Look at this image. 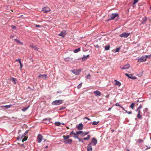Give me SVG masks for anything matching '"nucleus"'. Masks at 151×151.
<instances>
[{
    "label": "nucleus",
    "mask_w": 151,
    "mask_h": 151,
    "mask_svg": "<svg viewBox=\"0 0 151 151\" xmlns=\"http://www.w3.org/2000/svg\"><path fill=\"white\" fill-rule=\"evenodd\" d=\"M63 101L61 99L55 100L52 101L51 104L52 105H58L62 104Z\"/></svg>",
    "instance_id": "1"
},
{
    "label": "nucleus",
    "mask_w": 151,
    "mask_h": 151,
    "mask_svg": "<svg viewBox=\"0 0 151 151\" xmlns=\"http://www.w3.org/2000/svg\"><path fill=\"white\" fill-rule=\"evenodd\" d=\"M119 15L117 13H112L110 15V17L108 19L107 21H109L114 19L116 17H119Z\"/></svg>",
    "instance_id": "2"
},
{
    "label": "nucleus",
    "mask_w": 151,
    "mask_h": 151,
    "mask_svg": "<svg viewBox=\"0 0 151 151\" xmlns=\"http://www.w3.org/2000/svg\"><path fill=\"white\" fill-rule=\"evenodd\" d=\"M130 34V33L124 32L120 35L119 36L121 37L127 38L129 35Z\"/></svg>",
    "instance_id": "3"
},
{
    "label": "nucleus",
    "mask_w": 151,
    "mask_h": 151,
    "mask_svg": "<svg viewBox=\"0 0 151 151\" xmlns=\"http://www.w3.org/2000/svg\"><path fill=\"white\" fill-rule=\"evenodd\" d=\"M146 59L144 55H143L138 59V62H143L145 61Z\"/></svg>",
    "instance_id": "4"
},
{
    "label": "nucleus",
    "mask_w": 151,
    "mask_h": 151,
    "mask_svg": "<svg viewBox=\"0 0 151 151\" xmlns=\"http://www.w3.org/2000/svg\"><path fill=\"white\" fill-rule=\"evenodd\" d=\"M125 75L127 77L129 78H131L133 79H135L137 78L136 77L134 76H133V75L132 74H129L127 73H126L125 74Z\"/></svg>",
    "instance_id": "5"
},
{
    "label": "nucleus",
    "mask_w": 151,
    "mask_h": 151,
    "mask_svg": "<svg viewBox=\"0 0 151 151\" xmlns=\"http://www.w3.org/2000/svg\"><path fill=\"white\" fill-rule=\"evenodd\" d=\"M37 139L38 143H40L42 140V136L40 134H39L37 137Z\"/></svg>",
    "instance_id": "6"
},
{
    "label": "nucleus",
    "mask_w": 151,
    "mask_h": 151,
    "mask_svg": "<svg viewBox=\"0 0 151 151\" xmlns=\"http://www.w3.org/2000/svg\"><path fill=\"white\" fill-rule=\"evenodd\" d=\"M72 142V140L71 139H68L67 140H65L64 141V143L66 144H70Z\"/></svg>",
    "instance_id": "7"
},
{
    "label": "nucleus",
    "mask_w": 151,
    "mask_h": 151,
    "mask_svg": "<svg viewBox=\"0 0 151 151\" xmlns=\"http://www.w3.org/2000/svg\"><path fill=\"white\" fill-rule=\"evenodd\" d=\"M129 67L130 66L129 64L128 63H127L125 64L123 67H120V68L122 70L128 69L129 68Z\"/></svg>",
    "instance_id": "8"
},
{
    "label": "nucleus",
    "mask_w": 151,
    "mask_h": 151,
    "mask_svg": "<svg viewBox=\"0 0 151 151\" xmlns=\"http://www.w3.org/2000/svg\"><path fill=\"white\" fill-rule=\"evenodd\" d=\"M83 125L82 123H80L76 126L78 130H81L83 129Z\"/></svg>",
    "instance_id": "9"
},
{
    "label": "nucleus",
    "mask_w": 151,
    "mask_h": 151,
    "mask_svg": "<svg viewBox=\"0 0 151 151\" xmlns=\"http://www.w3.org/2000/svg\"><path fill=\"white\" fill-rule=\"evenodd\" d=\"M92 147L91 143L90 142L88 143L87 146V151H92Z\"/></svg>",
    "instance_id": "10"
},
{
    "label": "nucleus",
    "mask_w": 151,
    "mask_h": 151,
    "mask_svg": "<svg viewBox=\"0 0 151 151\" xmlns=\"http://www.w3.org/2000/svg\"><path fill=\"white\" fill-rule=\"evenodd\" d=\"M93 93L96 96H100L101 93L98 90L94 91L93 92Z\"/></svg>",
    "instance_id": "11"
},
{
    "label": "nucleus",
    "mask_w": 151,
    "mask_h": 151,
    "mask_svg": "<svg viewBox=\"0 0 151 151\" xmlns=\"http://www.w3.org/2000/svg\"><path fill=\"white\" fill-rule=\"evenodd\" d=\"M81 71V70H73L72 71V72L73 73L76 75H78L80 74Z\"/></svg>",
    "instance_id": "12"
},
{
    "label": "nucleus",
    "mask_w": 151,
    "mask_h": 151,
    "mask_svg": "<svg viewBox=\"0 0 151 151\" xmlns=\"http://www.w3.org/2000/svg\"><path fill=\"white\" fill-rule=\"evenodd\" d=\"M97 141L96 139L95 138H93L92 139L91 143L93 144L94 145H95L97 144Z\"/></svg>",
    "instance_id": "13"
},
{
    "label": "nucleus",
    "mask_w": 151,
    "mask_h": 151,
    "mask_svg": "<svg viewBox=\"0 0 151 151\" xmlns=\"http://www.w3.org/2000/svg\"><path fill=\"white\" fill-rule=\"evenodd\" d=\"M47 75L46 74H40L38 76V78H40L44 79L46 78H47Z\"/></svg>",
    "instance_id": "14"
},
{
    "label": "nucleus",
    "mask_w": 151,
    "mask_h": 151,
    "mask_svg": "<svg viewBox=\"0 0 151 151\" xmlns=\"http://www.w3.org/2000/svg\"><path fill=\"white\" fill-rule=\"evenodd\" d=\"M50 118H46L43 119V121L46 124H49L51 120Z\"/></svg>",
    "instance_id": "15"
},
{
    "label": "nucleus",
    "mask_w": 151,
    "mask_h": 151,
    "mask_svg": "<svg viewBox=\"0 0 151 151\" xmlns=\"http://www.w3.org/2000/svg\"><path fill=\"white\" fill-rule=\"evenodd\" d=\"M114 81L115 82L114 84L115 86H117L119 87L121 86V83L120 82L116 80H115Z\"/></svg>",
    "instance_id": "16"
},
{
    "label": "nucleus",
    "mask_w": 151,
    "mask_h": 151,
    "mask_svg": "<svg viewBox=\"0 0 151 151\" xmlns=\"http://www.w3.org/2000/svg\"><path fill=\"white\" fill-rule=\"evenodd\" d=\"M147 17H146L143 18L141 21V24H145L146 22Z\"/></svg>",
    "instance_id": "17"
},
{
    "label": "nucleus",
    "mask_w": 151,
    "mask_h": 151,
    "mask_svg": "<svg viewBox=\"0 0 151 151\" xmlns=\"http://www.w3.org/2000/svg\"><path fill=\"white\" fill-rule=\"evenodd\" d=\"M64 60L65 61L68 62L73 60V58L69 57H66L64 58Z\"/></svg>",
    "instance_id": "18"
},
{
    "label": "nucleus",
    "mask_w": 151,
    "mask_h": 151,
    "mask_svg": "<svg viewBox=\"0 0 151 151\" xmlns=\"http://www.w3.org/2000/svg\"><path fill=\"white\" fill-rule=\"evenodd\" d=\"M42 11H43L44 13H45L48 12H50V10L48 8L47 9L45 8H43Z\"/></svg>",
    "instance_id": "19"
},
{
    "label": "nucleus",
    "mask_w": 151,
    "mask_h": 151,
    "mask_svg": "<svg viewBox=\"0 0 151 151\" xmlns=\"http://www.w3.org/2000/svg\"><path fill=\"white\" fill-rule=\"evenodd\" d=\"M14 40L15 41H16L17 43H18L20 45H23V43L22 42L20 41L19 40L17 39H14Z\"/></svg>",
    "instance_id": "20"
},
{
    "label": "nucleus",
    "mask_w": 151,
    "mask_h": 151,
    "mask_svg": "<svg viewBox=\"0 0 151 151\" xmlns=\"http://www.w3.org/2000/svg\"><path fill=\"white\" fill-rule=\"evenodd\" d=\"M138 114L137 115V117L139 119L141 118L142 116L140 115L141 111L140 110H138Z\"/></svg>",
    "instance_id": "21"
},
{
    "label": "nucleus",
    "mask_w": 151,
    "mask_h": 151,
    "mask_svg": "<svg viewBox=\"0 0 151 151\" xmlns=\"http://www.w3.org/2000/svg\"><path fill=\"white\" fill-rule=\"evenodd\" d=\"M65 35V34L63 31H62L60 33H59L58 34V35L59 36H62L63 37H64Z\"/></svg>",
    "instance_id": "22"
},
{
    "label": "nucleus",
    "mask_w": 151,
    "mask_h": 151,
    "mask_svg": "<svg viewBox=\"0 0 151 151\" xmlns=\"http://www.w3.org/2000/svg\"><path fill=\"white\" fill-rule=\"evenodd\" d=\"M63 138H64V139L65 140H67L70 137V136L68 135H67L66 136L65 135H63Z\"/></svg>",
    "instance_id": "23"
},
{
    "label": "nucleus",
    "mask_w": 151,
    "mask_h": 151,
    "mask_svg": "<svg viewBox=\"0 0 151 151\" xmlns=\"http://www.w3.org/2000/svg\"><path fill=\"white\" fill-rule=\"evenodd\" d=\"M30 107V105H29L27 107H25L23 108L22 109V111L24 112H25L26 110H27V109L29 108V107Z\"/></svg>",
    "instance_id": "24"
},
{
    "label": "nucleus",
    "mask_w": 151,
    "mask_h": 151,
    "mask_svg": "<svg viewBox=\"0 0 151 151\" xmlns=\"http://www.w3.org/2000/svg\"><path fill=\"white\" fill-rule=\"evenodd\" d=\"M12 106V105H11V104H9V105L3 106H2V107H5L6 109H8L11 107Z\"/></svg>",
    "instance_id": "25"
},
{
    "label": "nucleus",
    "mask_w": 151,
    "mask_h": 151,
    "mask_svg": "<svg viewBox=\"0 0 151 151\" xmlns=\"http://www.w3.org/2000/svg\"><path fill=\"white\" fill-rule=\"evenodd\" d=\"M80 51V47L78 48L77 49H75L74 51L73 52L74 53H77Z\"/></svg>",
    "instance_id": "26"
},
{
    "label": "nucleus",
    "mask_w": 151,
    "mask_h": 151,
    "mask_svg": "<svg viewBox=\"0 0 151 151\" xmlns=\"http://www.w3.org/2000/svg\"><path fill=\"white\" fill-rule=\"evenodd\" d=\"M30 47L35 49L36 50H38L39 49V48L38 47H37L35 46L34 45H32L30 46Z\"/></svg>",
    "instance_id": "27"
},
{
    "label": "nucleus",
    "mask_w": 151,
    "mask_h": 151,
    "mask_svg": "<svg viewBox=\"0 0 151 151\" xmlns=\"http://www.w3.org/2000/svg\"><path fill=\"white\" fill-rule=\"evenodd\" d=\"M28 132V130H26L23 134L22 135V136L21 137V139H22L23 137H24V136L26 135V134H27Z\"/></svg>",
    "instance_id": "28"
},
{
    "label": "nucleus",
    "mask_w": 151,
    "mask_h": 151,
    "mask_svg": "<svg viewBox=\"0 0 151 151\" xmlns=\"http://www.w3.org/2000/svg\"><path fill=\"white\" fill-rule=\"evenodd\" d=\"M90 135H88L87 137L83 138V139L84 140H88L90 139Z\"/></svg>",
    "instance_id": "29"
},
{
    "label": "nucleus",
    "mask_w": 151,
    "mask_h": 151,
    "mask_svg": "<svg viewBox=\"0 0 151 151\" xmlns=\"http://www.w3.org/2000/svg\"><path fill=\"white\" fill-rule=\"evenodd\" d=\"M55 125L56 126H60L61 124V123H60V122H55Z\"/></svg>",
    "instance_id": "30"
},
{
    "label": "nucleus",
    "mask_w": 151,
    "mask_h": 151,
    "mask_svg": "<svg viewBox=\"0 0 151 151\" xmlns=\"http://www.w3.org/2000/svg\"><path fill=\"white\" fill-rule=\"evenodd\" d=\"M110 48V46L109 45L106 46L105 47V50H108Z\"/></svg>",
    "instance_id": "31"
},
{
    "label": "nucleus",
    "mask_w": 151,
    "mask_h": 151,
    "mask_svg": "<svg viewBox=\"0 0 151 151\" xmlns=\"http://www.w3.org/2000/svg\"><path fill=\"white\" fill-rule=\"evenodd\" d=\"M99 121L98 122H96V121H93V122L92 123V124L93 125H97L98 123H99Z\"/></svg>",
    "instance_id": "32"
},
{
    "label": "nucleus",
    "mask_w": 151,
    "mask_h": 151,
    "mask_svg": "<svg viewBox=\"0 0 151 151\" xmlns=\"http://www.w3.org/2000/svg\"><path fill=\"white\" fill-rule=\"evenodd\" d=\"M134 103H132V104H131L130 106V107L132 109H134Z\"/></svg>",
    "instance_id": "33"
},
{
    "label": "nucleus",
    "mask_w": 151,
    "mask_h": 151,
    "mask_svg": "<svg viewBox=\"0 0 151 151\" xmlns=\"http://www.w3.org/2000/svg\"><path fill=\"white\" fill-rule=\"evenodd\" d=\"M143 142V140L141 139H138L137 141V143H142Z\"/></svg>",
    "instance_id": "34"
},
{
    "label": "nucleus",
    "mask_w": 151,
    "mask_h": 151,
    "mask_svg": "<svg viewBox=\"0 0 151 151\" xmlns=\"http://www.w3.org/2000/svg\"><path fill=\"white\" fill-rule=\"evenodd\" d=\"M120 47L116 48V49L115 52H119V50H120Z\"/></svg>",
    "instance_id": "35"
},
{
    "label": "nucleus",
    "mask_w": 151,
    "mask_h": 151,
    "mask_svg": "<svg viewBox=\"0 0 151 151\" xmlns=\"http://www.w3.org/2000/svg\"><path fill=\"white\" fill-rule=\"evenodd\" d=\"M142 108V106H141V105H140L137 109L136 111H138V110H139V109H141Z\"/></svg>",
    "instance_id": "36"
},
{
    "label": "nucleus",
    "mask_w": 151,
    "mask_h": 151,
    "mask_svg": "<svg viewBox=\"0 0 151 151\" xmlns=\"http://www.w3.org/2000/svg\"><path fill=\"white\" fill-rule=\"evenodd\" d=\"M27 138L26 137H24V138H23L22 140V142H23L24 141H25L27 140Z\"/></svg>",
    "instance_id": "37"
},
{
    "label": "nucleus",
    "mask_w": 151,
    "mask_h": 151,
    "mask_svg": "<svg viewBox=\"0 0 151 151\" xmlns=\"http://www.w3.org/2000/svg\"><path fill=\"white\" fill-rule=\"evenodd\" d=\"M145 55V58L146 59H147L148 58H150L151 57L150 55Z\"/></svg>",
    "instance_id": "38"
},
{
    "label": "nucleus",
    "mask_w": 151,
    "mask_h": 151,
    "mask_svg": "<svg viewBox=\"0 0 151 151\" xmlns=\"http://www.w3.org/2000/svg\"><path fill=\"white\" fill-rule=\"evenodd\" d=\"M91 77V76L89 74H88L86 75V78H87L90 79Z\"/></svg>",
    "instance_id": "39"
},
{
    "label": "nucleus",
    "mask_w": 151,
    "mask_h": 151,
    "mask_svg": "<svg viewBox=\"0 0 151 151\" xmlns=\"http://www.w3.org/2000/svg\"><path fill=\"white\" fill-rule=\"evenodd\" d=\"M84 133L82 131H80V134L83 136L84 135Z\"/></svg>",
    "instance_id": "40"
},
{
    "label": "nucleus",
    "mask_w": 151,
    "mask_h": 151,
    "mask_svg": "<svg viewBox=\"0 0 151 151\" xmlns=\"http://www.w3.org/2000/svg\"><path fill=\"white\" fill-rule=\"evenodd\" d=\"M12 80L14 82V83L15 84L16 82V79L14 78H12Z\"/></svg>",
    "instance_id": "41"
},
{
    "label": "nucleus",
    "mask_w": 151,
    "mask_h": 151,
    "mask_svg": "<svg viewBox=\"0 0 151 151\" xmlns=\"http://www.w3.org/2000/svg\"><path fill=\"white\" fill-rule=\"evenodd\" d=\"M82 86V83H80L78 86L77 88L78 89L80 88Z\"/></svg>",
    "instance_id": "42"
},
{
    "label": "nucleus",
    "mask_w": 151,
    "mask_h": 151,
    "mask_svg": "<svg viewBox=\"0 0 151 151\" xmlns=\"http://www.w3.org/2000/svg\"><path fill=\"white\" fill-rule=\"evenodd\" d=\"M138 1V0H134V2H133V4H135L136 3H137Z\"/></svg>",
    "instance_id": "43"
},
{
    "label": "nucleus",
    "mask_w": 151,
    "mask_h": 151,
    "mask_svg": "<svg viewBox=\"0 0 151 151\" xmlns=\"http://www.w3.org/2000/svg\"><path fill=\"white\" fill-rule=\"evenodd\" d=\"M16 61H18L20 63H22L21 61V59L20 58H18L16 60Z\"/></svg>",
    "instance_id": "44"
},
{
    "label": "nucleus",
    "mask_w": 151,
    "mask_h": 151,
    "mask_svg": "<svg viewBox=\"0 0 151 151\" xmlns=\"http://www.w3.org/2000/svg\"><path fill=\"white\" fill-rule=\"evenodd\" d=\"M65 108L66 107H62L60 108L59 110H61L63 109H65Z\"/></svg>",
    "instance_id": "45"
},
{
    "label": "nucleus",
    "mask_w": 151,
    "mask_h": 151,
    "mask_svg": "<svg viewBox=\"0 0 151 151\" xmlns=\"http://www.w3.org/2000/svg\"><path fill=\"white\" fill-rule=\"evenodd\" d=\"M89 132H86L85 133H84V135L83 136V137L85 136V135H86L87 134H89Z\"/></svg>",
    "instance_id": "46"
},
{
    "label": "nucleus",
    "mask_w": 151,
    "mask_h": 151,
    "mask_svg": "<svg viewBox=\"0 0 151 151\" xmlns=\"http://www.w3.org/2000/svg\"><path fill=\"white\" fill-rule=\"evenodd\" d=\"M72 134H73L74 135H76V133H74L73 131H72L70 133V135H71Z\"/></svg>",
    "instance_id": "47"
},
{
    "label": "nucleus",
    "mask_w": 151,
    "mask_h": 151,
    "mask_svg": "<svg viewBox=\"0 0 151 151\" xmlns=\"http://www.w3.org/2000/svg\"><path fill=\"white\" fill-rule=\"evenodd\" d=\"M11 27L13 29H15L16 28V26L13 25L11 26Z\"/></svg>",
    "instance_id": "48"
},
{
    "label": "nucleus",
    "mask_w": 151,
    "mask_h": 151,
    "mask_svg": "<svg viewBox=\"0 0 151 151\" xmlns=\"http://www.w3.org/2000/svg\"><path fill=\"white\" fill-rule=\"evenodd\" d=\"M125 112H126V113H127L129 114H132V112L131 111H128L126 110V111H125Z\"/></svg>",
    "instance_id": "49"
},
{
    "label": "nucleus",
    "mask_w": 151,
    "mask_h": 151,
    "mask_svg": "<svg viewBox=\"0 0 151 151\" xmlns=\"http://www.w3.org/2000/svg\"><path fill=\"white\" fill-rule=\"evenodd\" d=\"M86 59V58L85 57V55H83V57L82 58V60L83 61H84Z\"/></svg>",
    "instance_id": "50"
},
{
    "label": "nucleus",
    "mask_w": 151,
    "mask_h": 151,
    "mask_svg": "<svg viewBox=\"0 0 151 151\" xmlns=\"http://www.w3.org/2000/svg\"><path fill=\"white\" fill-rule=\"evenodd\" d=\"M115 105L116 106H119L120 107V106H121L119 104V103H116Z\"/></svg>",
    "instance_id": "51"
},
{
    "label": "nucleus",
    "mask_w": 151,
    "mask_h": 151,
    "mask_svg": "<svg viewBox=\"0 0 151 151\" xmlns=\"http://www.w3.org/2000/svg\"><path fill=\"white\" fill-rule=\"evenodd\" d=\"M73 137L75 138H77L78 139H79V138L77 136L76 134L75 135H74Z\"/></svg>",
    "instance_id": "52"
},
{
    "label": "nucleus",
    "mask_w": 151,
    "mask_h": 151,
    "mask_svg": "<svg viewBox=\"0 0 151 151\" xmlns=\"http://www.w3.org/2000/svg\"><path fill=\"white\" fill-rule=\"evenodd\" d=\"M144 100H142L140 99H139V100H138L137 101V102H142Z\"/></svg>",
    "instance_id": "53"
},
{
    "label": "nucleus",
    "mask_w": 151,
    "mask_h": 151,
    "mask_svg": "<svg viewBox=\"0 0 151 151\" xmlns=\"http://www.w3.org/2000/svg\"><path fill=\"white\" fill-rule=\"evenodd\" d=\"M87 119V120H89V121L91 120V119H89V118L87 117H85L83 118V119Z\"/></svg>",
    "instance_id": "54"
},
{
    "label": "nucleus",
    "mask_w": 151,
    "mask_h": 151,
    "mask_svg": "<svg viewBox=\"0 0 151 151\" xmlns=\"http://www.w3.org/2000/svg\"><path fill=\"white\" fill-rule=\"evenodd\" d=\"M20 70H21L22 68L23 67V64L22 63H20Z\"/></svg>",
    "instance_id": "55"
},
{
    "label": "nucleus",
    "mask_w": 151,
    "mask_h": 151,
    "mask_svg": "<svg viewBox=\"0 0 151 151\" xmlns=\"http://www.w3.org/2000/svg\"><path fill=\"white\" fill-rule=\"evenodd\" d=\"M78 139L79 140V142H81L82 143L83 142V140L79 138V139Z\"/></svg>",
    "instance_id": "56"
},
{
    "label": "nucleus",
    "mask_w": 151,
    "mask_h": 151,
    "mask_svg": "<svg viewBox=\"0 0 151 151\" xmlns=\"http://www.w3.org/2000/svg\"><path fill=\"white\" fill-rule=\"evenodd\" d=\"M142 73L139 74H137V76H139V77L141 76H142Z\"/></svg>",
    "instance_id": "57"
},
{
    "label": "nucleus",
    "mask_w": 151,
    "mask_h": 151,
    "mask_svg": "<svg viewBox=\"0 0 151 151\" xmlns=\"http://www.w3.org/2000/svg\"><path fill=\"white\" fill-rule=\"evenodd\" d=\"M76 133L77 134H79L80 133V131H76Z\"/></svg>",
    "instance_id": "58"
},
{
    "label": "nucleus",
    "mask_w": 151,
    "mask_h": 151,
    "mask_svg": "<svg viewBox=\"0 0 151 151\" xmlns=\"http://www.w3.org/2000/svg\"><path fill=\"white\" fill-rule=\"evenodd\" d=\"M120 107L121 108H122V109L124 110L125 112V111H126V110H125V109H124V108L122 106H120Z\"/></svg>",
    "instance_id": "59"
},
{
    "label": "nucleus",
    "mask_w": 151,
    "mask_h": 151,
    "mask_svg": "<svg viewBox=\"0 0 151 151\" xmlns=\"http://www.w3.org/2000/svg\"><path fill=\"white\" fill-rule=\"evenodd\" d=\"M95 47L97 48H99V47L98 45H97L95 46Z\"/></svg>",
    "instance_id": "60"
},
{
    "label": "nucleus",
    "mask_w": 151,
    "mask_h": 151,
    "mask_svg": "<svg viewBox=\"0 0 151 151\" xmlns=\"http://www.w3.org/2000/svg\"><path fill=\"white\" fill-rule=\"evenodd\" d=\"M40 25H36V27H40Z\"/></svg>",
    "instance_id": "61"
},
{
    "label": "nucleus",
    "mask_w": 151,
    "mask_h": 151,
    "mask_svg": "<svg viewBox=\"0 0 151 151\" xmlns=\"http://www.w3.org/2000/svg\"><path fill=\"white\" fill-rule=\"evenodd\" d=\"M14 37V36L13 35H11L10 37V38L12 39H13Z\"/></svg>",
    "instance_id": "62"
},
{
    "label": "nucleus",
    "mask_w": 151,
    "mask_h": 151,
    "mask_svg": "<svg viewBox=\"0 0 151 151\" xmlns=\"http://www.w3.org/2000/svg\"><path fill=\"white\" fill-rule=\"evenodd\" d=\"M89 56V55H88L86 56H85V57L86 58H88V56Z\"/></svg>",
    "instance_id": "63"
},
{
    "label": "nucleus",
    "mask_w": 151,
    "mask_h": 151,
    "mask_svg": "<svg viewBox=\"0 0 151 151\" xmlns=\"http://www.w3.org/2000/svg\"><path fill=\"white\" fill-rule=\"evenodd\" d=\"M19 139H20V138H19V137H17V140H19Z\"/></svg>",
    "instance_id": "64"
}]
</instances>
